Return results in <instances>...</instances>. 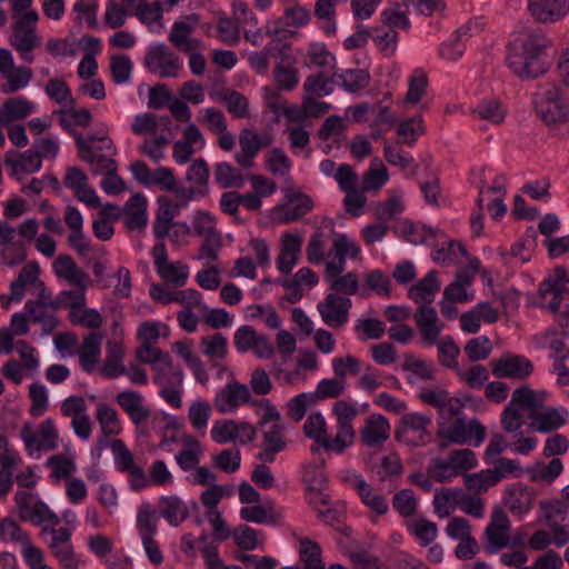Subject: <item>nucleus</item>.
I'll return each instance as SVG.
<instances>
[{"label": "nucleus", "mask_w": 569, "mask_h": 569, "mask_svg": "<svg viewBox=\"0 0 569 569\" xmlns=\"http://www.w3.org/2000/svg\"><path fill=\"white\" fill-rule=\"evenodd\" d=\"M547 40L539 34L517 38L508 46L507 64L521 79H535L543 76L550 60L546 53Z\"/></svg>", "instance_id": "f257e3e1"}, {"label": "nucleus", "mask_w": 569, "mask_h": 569, "mask_svg": "<svg viewBox=\"0 0 569 569\" xmlns=\"http://www.w3.org/2000/svg\"><path fill=\"white\" fill-rule=\"evenodd\" d=\"M415 321L422 342L428 346L437 343L439 362L446 368L458 369L460 349L453 338L445 336L438 342L439 335L445 326L439 322L436 309L431 306H420L415 313Z\"/></svg>", "instance_id": "f03ea898"}, {"label": "nucleus", "mask_w": 569, "mask_h": 569, "mask_svg": "<svg viewBox=\"0 0 569 569\" xmlns=\"http://www.w3.org/2000/svg\"><path fill=\"white\" fill-rule=\"evenodd\" d=\"M243 403L264 410L259 420V426L267 425L271 420H280L279 411L276 406L270 403L269 399H253L249 388L238 381L228 382L214 397V406L221 413L232 412Z\"/></svg>", "instance_id": "7ed1b4c3"}, {"label": "nucleus", "mask_w": 569, "mask_h": 569, "mask_svg": "<svg viewBox=\"0 0 569 569\" xmlns=\"http://www.w3.org/2000/svg\"><path fill=\"white\" fill-rule=\"evenodd\" d=\"M535 110L548 127H556L569 121V103L559 86L541 88L535 96Z\"/></svg>", "instance_id": "20e7f679"}, {"label": "nucleus", "mask_w": 569, "mask_h": 569, "mask_svg": "<svg viewBox=\"0 0 569 569\" xmlns=\"http://www.w3.org/2000/svg\"><path fill=\"white\" fill-rule=\"evenodd\" d=\"M333 415L337 418L336 436L328 437L326 435L319 445L327 451L339 455L355 442L356 433L352 427V421L358 416V409L353 403L346 400H339L333 406Z\"/></svg>", "instance_id": "39448f33"}, {"label": "nucleus", "mask_w": 569, "mask_h": 569, "mask_svg": "<svg viewBox=\"0 0 569 569\" xmlns=\"http://www.w3.org/2000/svg\"><path fill=\"white\" fill-rule=\"evenodd\" d=\"M60 126L68 133L72 134L74 138V142L78 149L79 158L91 164V171L94 174H107L112 173V171H117L118 166L113 156L116 154V148L113 150H107V153H99L96 151L93 146H90L87 141H84L81 133L77 132L70 121L62 117L60 119Z\"/></svg>", "instance_id": "423d86ee"}, {"label": "nucleus", "mask_w": 569, "mask_h": 569, "mask_svg": "<svg viewBox=\"0 0 569 569\" xmlns=\"http://www.w3.org/2000/svg\"><path fill=\"white\" fill-rule=\"evenodd\" d=\"M437 436L445 439L447 443L465 445L469 443L479 447L486 439V428L477 419L466 421L463 417L453 419L447 427L441 422Z\"/></svg>", "instance_id": "0eeeda50"}, {"label": "nucleus", "mask_w": 569, "mask_h": 569, "mask_svg": "<svg viewBox=\"0 0 569 569\" xmlns=\"http://www.w3.org/2000/svg\"><path fill=\"white\" fill-rule=\"evenodd\" d=\"M431 423L432 419L430 416L421 412L405 413L396 426L395 438L408 446H425L430 440L428 428Z\"/></svg>", "instance_id": "6e6552de"}, {"label": "nucleus", "mask_w": 569, "mask_h": 569, "mask_svg": "<svg viewBox=\"0 0 569 569\" xmlns=\"http://www.w3.org/2000/svg\"><path fill=\"white\" fill-rule=\"evenodd\" d=\"M114 459V468L121 473L129 475V488L132 491H141L149 487L148 477L143 468L134 462V457L121 439H114L110 443Z\"/></svg>", "instance_id": "1a4fd4ad"}, {"label": "nucleus", "mask_w": 569, "mask_h": 569, "mask_svg": "<svg viewBox=\"0 0 569 569\" xmlns=\"http://www.w3.org/2000/svg\"><path fill=\"white\" fill-rule=\"evenodd\" d=\"M144 66L151 73L161 78H177L182 69V60L164 43H159L148 49Z\"/></svg>", "instance_id": "9d476101"}, {"label": "nucleus", "mask_w": 569, "mask_h": 569, "mask_svg": "<svg viewBox=\"0 0 569 569\" xmlns=\"http://www.w3.org/2000/svg\"><path fill=\"white\" fill-rule=\"evenodd\" d=\"M20 436L30 456L33 455V451H51L58 448L59 435L51 418H47L39 425L38 435L29 425H26L21 429Z\"/></svg>", "instance_id": "9b49d317"}, {"label": "nucleus", "mask_w": 569, "mask_h": 569, "mask_svg": "<svg viewBox=\"0 0 569 569\" xmlns=\"http://www.w3.org/2000/svg\"><path fill=\"white\" fill-rule=\"evenodd\" d=\"M535 370L532 361L522 355H502L492 362V375L499 379L509 378L523 380Z\"/></svg>", "instance_id": "f8f14e48"}, {"label": "nucleus", "mask_w": 569, "mask_h": 569, "mask_svg": "<svg viewBox=\"0 0 569 569\" xmlns=\"http://www.w3.org/2000/svg\"><path fill=\"white\" fill-rule=\"evenodd\" d=\"M351 306L349 297L328 293L325 300L318 303L317 309L327 326L340 328L348 322Z\"/></svg>", "instance_id": "ddd939ff"}, {"label": "nucleus", "mask_w": 569, "mask_h": 569, "mask_svg": "<svg viewBox=\"0 0 569 569\" xmlns=\"http://www.w3.org/2000/svg\"><path fill=\"white\" fill-rule=\"evenodd\" d=\"M151 256L157 273L166 281L183 286L188 279L189 271L186 264L180 262H168V252L166 243L154 244L151 249Z\"/></svg>", "instance_id": "4468645a"}, {"label": "nucleus", "mask_w": 569, "mask_h": 569, "mask_svg": "<svg viewBox=\"0 0 569 569\" xmlns=\"http://www.w3.org/2000/svg\"><path fill=\"white\" fill-rule=\"evenodd\" d=\"M272 139L269 134H259L252 129H243L239 136L240 152L234 154L237 163L247 169L253 164V159L261 148L269 147Z\"/></svg>", "instance_id": "2eb2a0df"}, {"label": "nucleus", "mask_w": 569, "mask_h": 569, "mask_svg": "<svg viewBox=\"0 0 569 569\" xmlns=\"http://www.w3.org/2000/svg\"><path fill=\"white\" fill-rule=\"evenodd\" d=\"M199 21V16L190 13L184 20L174 21L169 33V41L181 52H190L202 47L200 39L190 38L194 26Z\"/></svg>", "instance_id": "dca6fc26"}, {"label": "nucleus", "mask_w": 569, "mask_h": 569, "mask_svg": "<svg viewBox=\"0 0 569 569\" xmlns=\"http://www.w3.org/2000/svg\"><path fill=\"white\" fill-rule=\"evenodd\" d=\"M266 34L271 38L262 49L268 58L289 62L291 43L288 41V30L281 26V21H269Z\"/></svg>", "instance_id": "f3484780"}, {"label": "nucleus", "mask_w": 569, "mask_h": 569, "mask_svg": "<svg viewBox=\"0 0 569 569\" xmlns=\"http://www.w3.org/2000/svg\"><path fill=\"white\" fill-rule=\"evenodd\" d=\"M287 202L277 207L279 219L283 223L300 220L313 209V200L301 191L288 190Z\"/></svg>", "instance_id": "a211bd4d"}, {"label": "nucleus", "mask_w": 569, "mask_h": 569, "mask_svg": "<svg viewBox=\"0 0 569 569\" xmlns=\"http://www.w3.org/2000/svg\"><path fill=\"white\" fill-rule=\"evenodd\" d=\"M116 402L128 415L134 426H140L150 418L151 410L144 403V397L139 391H120L116 396Z\"/></svg>", "instance_id": "6ab92c4d"}, {"label": "nucleus", "mask_w": 569, "mask_h": 569, "mask_svg": "<svg viewBox=\"0 0 569 569\" xmlns=\"http://www.w3.org/2000/svg\"><path fill=\"white\" fill-rule=\"evenodd\" d=\"M528 9L542 23L557 22L569 13V0H529Z\"/></svg>", "instance_id": "aec40b11"}, {"label": "nucleus", "mask_w": 569, "mask_h": 569, "mask_svg": "<svg viewBox=\"0 0 569 569\" xmlns=\"http://www.w3.org/2000/svg\"><path fill=\"white\" fill-rule=\"evenodd\" d=\"M510 529V521L507 513L502 509H495L491 516V521L486 528V535L489 546V552H496L498 549L508 546Z\"/></svg>", "instance_id": "412c9836"}, {"label": "nucleus", "mask_w": 569, "mask_h": 569, "mask_svg": "<svg viewBox=\"0 0 569 569\" xmlns=\"http://www.w3.org/2000/svg\"><path fill=\"white\" fill-rule=\"evenodd\" d=\"M535 490L522 483H516L507 489L505 505L513 516L522 517L533 508Z\"/></svg>", "instance_id": "4be33fe9"}, {"label": "nucleus", "mask_w": 569, "mask_h": 569, "mask_svg": "<svg viewBox=\"0 0 569 569\" xmlns=\"http://www.w3.org/2000/svg\"><path fill=\"white\" fill-rule=\"evenodd\" d=\"M569 412L565 407H548L545 411L529 415L531 427L540 433H549L568 422Z\"/></svg>", "instance_id": "5701e85b"}, {"label": "nucleus", "mask_w": 569, "mask_h": 569, "mask_svg": "<svg viewBox=\"0 0 569 569\" xmlns=\"http://www.w3.org/2000/svg\"><path fill=\"white\" fill-rule=\"evenodd\" d=\"M389 432L388 419L382 415L373 413L366 419L360 437L363 445L375 447L382 445L389 438Z\"/></svg>", "instance_id": "b1692460"}, {"label": "nucleus", "mask_w": 569, "mask_h": 569, "mask_svg": "<svg viewBox=\"0 0 569 569\" xmlns=\"http://www.w3.org/2000/svg\"><path fill=\"white\" fill-rule=\"evenodd\" d=\"M124 226L129 230H140L148 223L147 200L143 194L136 193L124 206Z\"/></svg>", "instance_id": "393cba45"}, {"label": "nucleus", "mask_w": 569, "mask_h": 569, "mask_svg": "<svg viewBox=\"0 0 569 569\" xmlns=\"http://www.w3.org/2000/svg\"><path fill=\"white\" fill-rule=\"evenodd\" d=\"M102 335L99 332L88 333L78 350L81 368L90 373L100 360Z\"/></svg>", "instance_id": "a878e982"}, {"label": "nucleus", "mask_w": 569, "mask_h": 569, "mask_svg": "<svg viewBox=\"0 0 569 569\" xmlns=\"http://www.w3.org/2000/svg\"><path fill=\"white\" fill-rule=\"evenodd\" d=\"M317 517L325 525L332 527L341 536L350 537L352 530L346 523L347 511L346 506L342 502H330L327 508L319 509Z\"/></svg>", "instance_id": "bb28decb"}, {"label": "nucleus", "mask_w": 569, "mask_h": 569, "mask_svg": "<svg viewBox=\"0 0 569 569\" xmlns=\"http://www.w3.org/2000/svg\"><path fill=\"white\" fill-rule=\"evenodd\" d=\"M426 131L427 128L422 116L417 114L402 119L398 122L396 129V133L398 136L397 142L412 148L416 146L419 137L423 136Z\"/></svg>", "instance_id": "cd10ccee"}, {"label": "nucleus", "mask_w": 569, "mask_h": 569, "mask_svg": "<svg viewBox=\"0 0 569 569\" xmlns=\"http://www.w3.org/2000/svg\"><path fill=\"white\" fill-rule=\"evenodd\" d=\"M440 289L437 270H430L408 291V297L416 303H430Z\"/></svg>", "instance_id": "c85d7f7f"}, {"label": "nucleus", "mask_w": 569, "mask_h": 569, "mask_svg": "<svg viewBox=\"0 0 569 569\" xmlns=\"http://www.w3.org/2000/svg\"><path fill=\"white\" fill-rule=\"evenodd\" d=\"M52 267L57 277L67 279L71 284L78 288H87L86 273L78 268L76 261L70 256H59Z\"/></svg>", "instance_id": "c756f323"}, {"label": "nucleus", "mask_w": 569, "mask_h": 569, "mask_svg": "<svg viewBox=\"0 0 569 569\" xmlns=\"http://www.w3.org/2000/svg\"><path fill=\"white\" fill-rule=\"evenodd\" d=\"M353 487L365 506L379 516L388 512L389 506L387 499L381 495L375 493L362 476L359 475L355 478Z\"/></svg>", "instance_id": "7c9ffc66"}, {"label": "nucleus", "mask_w": 569, "mask_h": 569, "mask_svg": "<svg viewBox=\"0 0 569 569\" xmlns=\"http://www.w3.org/2000/svg\"><path fill=\"white\" fill-rule=\"evenodd\" d=\"M39 276L40 267L38 262L32 261L23 266L19 271L17 279L13 280L10 284V292L12 299H14L16 301H21L26 293V287L28 284H34L36 282H38L39 286H43V282L39 280Z\"/></svg>", "instance_id": "2f4dec72"}, {"label": "nucleus", "mask_w": 569, "mask_h": 569, "mask_svg": "<svg viewBox=\"0 0 569 569\" xmlns=\"http://www.w3.org/2000/svg\"><path fill=\"white\" fill-rule=\"evenodd\" d=\"M546 391L533 390L529 387L517 388L511 396V405H517L520 408L530 411V415L538 413L545 406Z\"/></svg>", "instance_id": "473e14b6"}, {"label": "nucleus", "mask_w": 569, "mask_h": 569, "mask_svg": "<svg viewBox=\"0 0 569 569\" xmlns=\"http://www.w3.org/2000/svg\"><path fill=\"white\" fill-rule=\"evenodd\" d=\"M97 419L101 426L103 438H100V445L97 448V455L108 445L107 438L110 435L120 432V421L117 411L107 403H100L97 408Z\"/></svg>", "instance_id": "72a5a7b5"}, {"label": "nucleus", "mask_w": 569, "mask_h": 569, "mask_svg": "<svg viewBox=\"0 0 569 569\" xmlns=\"http://www.w3.org/2000/svg\"><path fill=\"white\" fill-rule=\"evenodd\" d=\"M156 375L153 382L160 387H180L183 382V371L179 366H174L170 356L164 362L153 367Z\"/></svg>", "instance_id": "f704fd0d"}, {"label": "nucleus", "mask_w": 569, "mask_h": 569, "mask_svg": "<svg viewBox=\"0 0 569 569\" xmlns=\"http://www.w3.org/2000/svg\"><path fill=\"white\" fill-rule=\"evenodd\" d=\"M333 77L337 84L350 93L365 89L370 81V74L365 69H347L341 73L335 72Z\"/></svg>", "instance_id": "c9c22d12"}, {"label": "nucleus", "mask_w": 569, "mask_h": 569, "mask_svg": "<svg viewBox=\"0 0 569 569\" xmlns=\"http://www.w3.org/2000/svg\"><path fill=\"white\" fill-rule=\"evenodd\" d=\"M124 350L121 345L110 343L107 349V357L102 367V375L107 379H117L126 373V367L122 365Z\"/></svg>", "instance_id": "e433bc0d"}, {"label": "nucleus", "mask_w": 569, "mask_h": 569, "mask_svg": "<svg viewBox=\"0 0 569 569\" xmlns=\"http://www.w3.org/2000/svg\"><path fill=\"white\" fill-rule=\"evenodd\" d=\"M299 561L305 568L326 569L322 561V549L320 545L309 538L299 541Z\"/></svg>", "instance_id": "4c0bfd02"}, {"label": "nucleus", "mask_w": 569, "mask_h": 569, "mask_svg": "<svg viewBox=\"0 0 569 569\" xmlns=\"http://www.w3.org/2000/svg\"><path fill=\"white\" fill-rule=\"evenodd\" d=\"M348 0H317L315 4V16L319 20H325L322 30L327 36H333L337 31L336 7L346 3Z\"/></svg>", "instance_id": "58836bf2"}, {"label": "nucleus", "mask_w": 569, "mask_h": 569, "mask_svg": "<svg viewBox=\"0 0 569 569\" xmlns=\"http://www.w3.org/2000/svg\"><path fill=\"white\" fill-rule=\"evenodd\" d=\"M466 247L456 240H450L431 252L435 262L442 266H450L458 262L461 258L467 257Z\"/></svg>", "instance_id": "ea45409f"}, {"label": "nucleus", "mask_w": 569, "mask_h": 569, "mask_svg": "<svg viewBox=\"0 0 569 569\" xmlns=\"http://www.w3.org/2000/svg\"><path fill=\"white\" fill-rule=\"evenodd\" d=\"M160 503L162 517L170 526L178 527L189 515L187 507L177 496L162 497Z\"/></svg>", "instance_id": "a19ab883"}, {"label": "nucleus", "mask_w": 569, "mask_h": 569, "mask_svg": "<svg viewBox=\"0 0 569 569\" xmlns=\"http://www.w3.org/2000/svg\"><path fill=\"white\" fill-rule=\"evenodd\" d=\"M24 22H16L11 36V46L19 52H32L39 44L34 28H24Z\"/></svg>", "instance_id": "79ce46f5"}, {"label": "nucleus", "mask_w": 569, "mask_h": 569, "mask_svg": "<svg viewBox=\"0 0 569 569\" xmlns=\"http://www.w3.org/2000/svg\"><path fill=\"white\" fill-rule=\"evenodd\" d=\"M214 181L223 189L239 187L242 183V174L229 162H218L214 166Z\"/></svg>", "instance_id": "37998d69"}, {"label": "nucleus", "mask_w": 569, "mask_h": 569, "mask_svg": "<svg viewBox=\"0 0 569 569\" xmlns=\"http://www.w3.org/2000/svg\"><path fill=\"white\" fill-rule=\"evenodd\" d=\"M13 173L30 174L41 169L42 161L33 149H28L20 153L14 160H11Z\"/></svg>", "instance_id": "c03bdc74"}, {"label": "nucleus", "mask_w": 569, "mask_h": 569, "mask_svg": "<svg viewBox=\"0 0 569 569\" xmlns=\"http://www.w3.org/2000/svg\"><path fill=\"white\" fill-rule=\"evenodd\" d=\"M26 316L33 323H41L49 329L57 326V319L46 311V305L41 300H28L24 305Z\"/></svg>", "instance_id": "a18cd8bd"}, {"label": "nucleus", "mask_w": 569, "mask_h": 569, "mask_svg": "<svg viewBox=\"0 0 569 569\" xmlns=\"http://www.w3.org/2000/svg\"><path fill=\"white\" fill-rule=\"evenodd\" d=\"M222 101L228 112L234 119H243L249 114L248 99L237 90H230L222 94Z\"/></svg>", "instance_id": "49530a36"}, {"label": "nucleus", "mask_w": 569, "mask_h": 569, "mask_svg": "<svg viewBox=\"0 0 569 569\" xmlns=\"http://www.w3.org/2000/svg\"><path fill=\"white\" fill-rule=\"evenodd\" d=\"M200 346L202 353L209 358L224 359L227 357L228 340L220 332L203 337L201 339Z\"/></svg>", "instance_id": "de8ad7c7"}, {"label": "nucleus", "mask_w": 569, "mask_h": 569, "mask_svg": "<svg viewBox=\"0 0 569 569\" xmlns=\"http://www.w3.org/2000/svg\"><path fill=\"white\" fill-rule=\"evenodd\" d=\"M274 80L282 90H293L298 82V71L289 62L278 61L273 70Z\"/></svg>", "instance_id": "09e8293b"}, {"label": "nucleus", "mask_w": 569, "mask_h": 569, "mask_svg": "<svg viewBox=\"0 0 569 569\" xmlns=\"http://www.w3.org/2000/svg\"><path fill=\"white\" fill-rule=\"evenodd\" d=\"M33 106L24 98H10L3 103V122L23 119L32 112Z\"/></svg>", "instance_id": "8fccbe9b"}, {"label": "nucleus", "mask_w": 569, "mask_h": 569, "mask_svg": "<svg viewBox=\"0 0 569 569\" xmlns=\"http://www.w3.org/2000/svg\"><path fill=\"white\" fill-rule=\"evenodd\" d=\"M22 521H31L36 526L44 522L52 523L53 526L60 523L59 517L41 500L37 501L30 511L22 516Z\"/></svg>", "instance_id": "3c124183"}, {"label": "nucleus", "mask_w": 569, "mask_h": 569, "mask_svg": "<svg viewBox=\"0 0 569 569\" xmlns=\"http://www.w3.org/2000/svg\"><path fill=\"white\" fill-rule=\"evenodd\" d=\"M211 406L206 400L194 401L190 405L188 411V419L193 429L201 431L208 426V421L211 417Z\"/></svg>", "instance_id": "603ef678"}, {"label": "nucleus", "mask_w": 569, "mask_h": 569, "mask_svg": "<svg viewBox=\"0 0 569 569\" xmlns=\"http://www.w3.org/2000/svg\"><path fill=\"white\" fill-rule=\"evenodd\" d=\"M30 536L24 532L20 525L12 518L6 517L0 519V540L4 543H22Z\"/></svg>", "instance_id": "864d4df0"}, {"label": "nucleus", "mask_w": 569, "mask_h": 569, "mask_svg": "<svg viewBox=\"0 0 569 569\" xmlns=\"http://www.w3.org/2000/svg\"><path fill=\"white\" fill-rule=\"evenodd\" d=\"M417 499L411 489L405 488L392 497L393 509L405 518L412 517L417 510Z\"/></svg>", "instance_id": "5fc2aeb1"}, {"label": "nucleus", "mask_w": 569, "mask_h": 569, "mask_svg": "<svg viewBox=\"0 0 569 569\" xmlns=\"http://www.w3.org/2000/svg\"><path fill=\"white\" fill-rule=\"evenodd\" d=\"M491 351V341L486 336L472 338L465 346V352L472 362L486 360Z\"/></svg>", "instance_id": "6e6d98bb"}, {"label": "nucleus", "mask_w": 569, "mask_h": 569, "mask_svg": "<svg viewBox=\"0 0 569 569\" xmlns=\"http://www.w3.org/2000/svg\"><path fill=\"white\" fill-rule=\"evenodd\" d=\"M132 68V61L128 56L116 54L110 59L111 77L117 84L124 83L129 80Z\"/></svg>", "instance_id": "4d7b16f0"}, {"label": "nucleus", "mask_w": 569, "mask_h": 569, "mask_svg": "<svg viewBox=\"0 0 569 569\" xmlns=\"http://www.w3.org/2000/svg\"><path fill=\"white\" fill-rule=\"evenodd\" d=\"M210 436L212 441L219 445L236 442V421L227 419L214 421L210 431Z\"/></svg>", "instance_id": "13d9d810"}, {"label": "nucleus", "mask_w": 569, "mask_h": 569, "mask_svg": "<svg viewBox=\"0 0 569 569\" xmlns=\"http://www.w3.org/2000/svg\"><path fill=\"white\" fill-rule=\"evenodd\" d=\"M186 445L194 447V449H182L176 455V460L183 471L194 469L200 461V443L197 439L190 438Z\"/></svg>", "instance_id": "bf43d9fd"}, {"label": "nucleus", "mask_w": 569, "mask_h": 569, "mask_svg": "<svg viewBox=\"0 0 569 569\" xmlns=\"http://www.w3.org/2000/svg\"><path fill=\"white\" fill-rule=\"evenodd\" d=\"M448 458L458 472V476L465 475L478 463L476 453L471 449H455L450 452Z\"/></svg>", "instance_id": "052dcab7"}, {"label": "nucleus", "mask_w": 569, "mask_h": 569, "mask_svg": "<svg viewBox=\"0 0 569 569\" xmlns=\"http://www.w3.org/2000/svg\"><path fill=\"white\" fill-rule=\"evenodd\" d=\"M469 283V276L463 272H458L456 276V280L446 287L443 291V298L451 302L468 301L466 286Z\"/></svg>", "instance_id": "680f3d73"}, {"label": "nucleus", "mask_w": 569, "mask_h": 569, "mask_svg": "<svg viewBox=\"0 0 569 569\" xmlns=\"http://www.w3.org/2000/svg\"><path fill=\"white\" fill-rule=\"evenodd\" d=\"M331 251L337 260H342L346 262L347 257L356 259L360 254L361 249L346 234H338L333 240Z\"/></svg>", "instance_id": "e2e57ef3"}, {"label": "nucleus", "mask_w": 569, "mask_h": 569, "mask_svg": "<svg viewBox=\"0 0 569 569\" xmlns=\"http://www.w3.org/2000/svg\"><path fill=\"white\" fill-rule=\"evenodd\" d=\"M355 331L363 333L361 340L380 339L386 331L385 323L376 318L358 319L355 323Z\"/></svg>", "instance_id": "0e129e2a"}, {"label": "nucleus", "mask_w": 569, "mask_h": 569, "mask_svg": "<svg viewBox=\"0 0 569 569\" xmlns=\"http://www.w3.org/2000/svg\"><path fill=\"white\" fill-rule=\"evenodd\" d=\"M551 182L549 179L528 181L521 187V192L536 201L548 202L551 198Z\"/></svg>", "instance_id": "69168bd1"}, {"label": "nucleus", "mask_w": 569, "mask_h": 569, "mask_svg": "<svg viewBox=\"0 0 569 569\" xmlns=\"http://www.w3.org/2000/svg\"><path fill=\"white\" fill-rule=\"evenodd\" d=\"M305 91L316 97L328 96L332 92V80L322 72L309 76L303 83Z\"/></svg>", "instance_id": "338daca9"}, {"label": "nucleus", "mask_w": 569, "mask_h": 569, "mask_svg": "<svg viewBox=\"0 0 569 569\" xmlns=\"http://www.w3.org/2000/svg\"><path fill=\"white\" fill-rule=\"evenodd\" d=\"M316 403L315 396L311 392H302L295 396L288 403V415L295 421H300L310 406Z\"/></svg>", "instance_id": "774afa93"}]
</instances>
